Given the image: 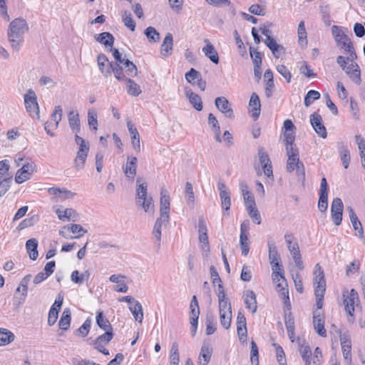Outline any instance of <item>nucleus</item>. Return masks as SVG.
<instances>
[{
	"label": "nucleus",
	"mask_w": 365,
	"mask_h": 365,
	"mask_svg": "<svg viewBox=\"0 0 365 365\" xmlns=\"http://www.w3.org/2000/svg\"><path fill=\"white\" fill-rule=\"evenodd\" d=\"M28 31L29 26L24 19H15L10 23L8 38L14 50L19 51L24 42V34Z\"/></svg>",
	"instance_id": "1"
},
{
	"label": "nucleus",
	"mask_w": 365,
	"mask_h": 365,
	"mask_svg": "<svg viewBox=\"0 0 365 365\" xmlns=\"http://www.w3.org/2000/svg\"><path fill=\"white\" fill-rule=\"evenodd\" d=\"M97 62L100 71L105 76H110L113 73L118 81H120L125 79V74L123 73L122 66L119 63L109 62L108 57L105 54H99L97 58Z\"/></svg>",
	"instance_id": "2"
},
{
	"label": "nucleus",
	"mask_w": 365,
	"mask_h": 365,
	"mask_svg": "<svg viewBox=\"0 0 365 365\" xmlns=\"http://www.w3.org/2000/svg\"><path fill=\"white\" fill-rule=\"evenodd\" d=\"M287 161L286 170L288 173H292L296 170V173L299 178L304 180L305 168L304 163L299 160V152L298 148H289L286 149Z\"/></svg>",
	"instance_id": "3"
},
{
	"label": "nucleus",
	"mask_w": 365,
	"mask_h": 365,
	"mask_svg": "<svg viewBox=\"0 0 365 365\" xmlns=\"http://www.w3.org/2000/svg\"><path fill=\"white\" fill-rule=\"evenodd\" d=\"M147 187L148 185L146 182L138 184L136 188L135 202L145 212L153 214V200L152 197L148 196Z\"/></svg>",
	"instance_id": "4"
},
{
	"label": "nucleus",
	"mask_w": 365,
	"mask_h": 365,
	"mask_svg": "<svg viewBox=\"0 0 365 365\" xmlns=\"http://www.w3.org/2000/svg\"><path fill=\"white\" fill-rule=\"evenodd\" d=\"M24 98L26 111L30 115H36V118L38 119L40 118L39 107L35 92L32 89H29L27 93L24 95Z\"/></svg>",
	"instance_id": "5"
},
{
	"label": "nucleus",
	"mask_w": 365,
	"mask_h": 365,
	"mask_svg": "<svg viewBox=\"0 0 365 365\" xmlns=\"http://www.w3.org/2000/svg\"><path fill=\"white\" fill-rule=\"evenodd\" d=\"M331 30L334 40L340 49L346 50L348 48H351L353 43L349 37L345 34L343 28L333 26Z\"/></svg>",
	"instance_id": "6"
},
{
	"label": "nucleus",
	"mask_w": 365,
	"mask_h": 365,
	"mask_svg": "<svg viewBox=\"0 0 365 365\" xmlns=\"http://www.w3.org/2000/svg\"><path fill=\"white\" fill-rule=\"evenodd\" d=\"M113 332H104V334L98 336L95 340H93L92 344L99 352L105 355H108L109 351L106 349V346L113 339Z\"/></svg>",
	"instance_id": "7"
},
{
	"label": "nucleus",
	"mask_w": 365,
	"mask_h": 365,
	"mask_svg": "<svg viewBox=\"0 0 365 365\" xmlns=\"http://www.w3.org/2000/svg\"><path fill=\"white\" fill-rule=\"evenodd\" d=\"M169 219L170 218L160 216L158 218H157L154 224L152 235L153 238L154 239L153 242L158 249L160 247L162 227L167 226L169 222Z\"/></svg>",
	"instance_id": "8"
},
{
	"label": "nucleus",
	"mask_w": 365,
	"mask_h": 365,
	"mask_svg": "<svg viewBox=\"0 0 365 365\" xmlns=\"http://www.w3.org/2000/svg\"><path fill=\"white\" fill-rule=\"evenodd\" d=\"M344 205L339 197L334 198L331 205V217L333 222L336 226L341 224Z\"/></svg>",
	"instance_id": "9"
},
{
	"label": "nucleus",
	"mask_w": 365,
	"mask_h": 365,
	"mask_svg": "<svg viewBox=\"0 0 365 365\" xmlns=\"http://www.w3.org/2000/svg\"><path fill=\"white\" fill-rule=\"evenodd\" d=\"M344 304L346 312H354V304L359 302V296L357 292L354 289H351L349 292H343Z\"/></svg>",
	"instance_id": "10"
},
{
	"label": "nucleus",
	"mask_w": 365,
	"mask_h": 365,
	"mask_svg": "<svg viewBox=\"0 0 365 365\" xmlns=\"http://www.w3.org/2000/svg\"><path fill=\"white\" fill-rule=\"evenodd\" d=\"M35 165L31 163H26L22 166L16 173L15 176V181L18 184H21L26 180H29L33 172L34 171Z\"/></svg>",
	"instance_id": "11"
},
{
	"label": "nucleus",
	"mask_w": 365,
	"mask_h": 365,
	"mask_svg": "<svg viewBox=\"0 0 365 365\" xmlns=\"http://www.w3.org/2000/svg\"><path fill=\"white\" fill-rule=\"evenodd\" d=\"M314 292L326 291V281L324 279V273L322 267L317 264L314 267Z\"/></svg>",
	"instance_id": "12"
},
{
	"label": "nucleus",
	"mask_w": 365,
	"mask_h": 365,
	"mask_svg": "<svg viewBox=\"0 0 365 365\" xmlns=\"http://www.w3.org/2000/svg\"><path fill=\"white\" fill-rule=\"evenodd\" d=\"M310 122L315 132L321 138H326L327 136V132L322 123V116L317 113H314L310 115Z\"/></svg>",
	"instance_id": "13"
},
{
	"label": "nucleus",
	"mask_w": 365,
	"mask_h": 365,
	"mask_svg": "<svg viewBox=\"0 0 365 365\" xmlns=\"http://www.w3.org/2000/svg\"><path fill=\"white\" fill-rule=\"evenodd\" d=\"M217 108L224 113L226 117L232 119L235 117L233 110L228 100L225 97H217L215 101Z\"/></svg>",
	"instance_id": "14"
},
{
	"label": "nucleus",
	"mask_w": 365,
	"mask_h": 365,
	"mask_svg": "<svg viewBox=\"0 0 365 365\" xmlns=\"http://www.w3.org/2000/svg\"><path fill=\"white\" fill-rule=\"evenodd\" d=\"M347 211L349 212V219L352 224L353 228L356 232H358L356 233V235L361 240H365L362 225L359 220L358 219V217L356 215L354 209L351 206H349L347 207Z\"/></svg>",
	"instance_id": "15"
},
{
	"label": "nucleus",
	"mask_w": 365,
	"mask_h": 365,
	"mask_svg": "<svg viewBox=\"0 0 365 365\" xmlns=\"http://www.w3.org/2000/svg\"><path fill=\"white\" fill-rule=\"evenodd\" d=\"M258 155L264 175L273 180L272 166L269 155L262 149L259 150Z\"/></svg>",
	"instance_id": "16"
},
{
	"label": "nucleus",
	"mask_w": 365,
	"mask_h": 365,
	"mask_svg": "<svg viewBox=\"0 0 365 365\" xmlns=\"http://www.w3.org/2000/svg\"><path fill=\"white\" fill-rule=\"evenodd\" d=\"M128 132L131 138V143L133 149L139 153L140 151V135L135 125L130 120L126 122Z\"/></svg>",
	"instance_id": "17"
},
{
	"label": "nucleus",
	"mask_w": 365,
	"mask_h": 365,
	"mask_svg": "<svg viewBox=\"0 0 365 365\" xmlns=\"http://www.w3.org/2000/svg\"><path fill=\"white\" fill-rule=\"evenodd\" d=\"M160 203V216L170 218V197L165 189L161 190Z\"/></svg>",
	"instance_id": "18"
},
{
	"label": "nucleus",
	"mask_w": 365,
	"mask_h": 365,
	"mask_svg": "<svg viewBox=\"0 0 365 365\" xmlns=\"http://www.w3.org/2000/svg\"><path fill=\"white\" fill-rule=\"evenodd\" d=\"M243 298L246 308L252 314L255 313L257 309L255 293L252 290H246L244 292Z\"/></svg>",
	"instance_id": "19"
},
{
	"label": "nucleus",
	"mask_w": 365,
	"mask_h": 365,
	"mask_svg": "<svg viewBox=\"0 0 365 365\" xmlns=\"http://www.w3.org/2000/svg\"><path fill=\"white\" fill-rule=\"evenodd\" d=\"M313 324L316 332L321 336H327V331L324 328V317L319 312H314Z\"/></svg>",
	"instance_id": "20"
},
{
	"label": "nucleus",
	"mask_w": 365,
	"mask_h": 365,
	"mask_svg": "<svg viewBox=\"0 0 365 365\" xmlns=\"http://www.w3.org/2000/svg\"><path fill=\"white\" fill-rule=\"evenodd\" d=\"M249 106L250 107V113L252 118L256 120L260 114L261 103L258 95L256 93H253L250 97L249 102Z\"/></svg>",
	"instance_id": "21"
},
{
	"label": "nucleus",
	"mask_w": 365,
	"mask_h": 365,
	"mask_svg": "<svg viewBox=\"0 0 365 365\" xmlns=\"http://www.w3.org/2000/svg\"><path fill=\"white\" fill-rule=\"evenodd\" d=\"M173 48V37L170 33H168L163 39L160 46V54L163 58H167L171 55Z\"/></svg>",
	"instance_id": "22"
},
{
	"label": "nucleus",
	"mask_w": 365,
	"mask_h": 365,
	"mask_svg": "<svg viewBox=\"0 0 365 365\" xmlns=\"http://www.w3.org/2000/svg\"><path fill=\"white\" fill-rule=\"evenodd\" d=\"M96 321L97 325L103 329L105 332H113V327L108 321V319L105 317L103 312L101 310H98L96 312Z\"/></svg>",
	"instance_id": "23"
},
{
	"label": "nucleus",
	"mask_w": 365,
	"mask_h": 365,
	"mask_svg": "<svg viewBox=\"0 0 365 365\" xmlns=\"http://www.w3.org/2000/svg\"><path fill=\"white\" fill-rule=\"evenodd\" d=\"M341 346L344 358L349 363L351 362V342L348 336L341 337Z\"/></svg>",
	"instance_id": "24"
},
{
	"label": "nucleus",
	"mask_w": 365,
	"mask_h": 365,
	"mask_svg": "<svg viewBox=\"0 0 365 365\" xmlns=\"http://www.w3.org/2000/svg\"><path fill=\"white\" fill-rule=\"evenodd\" d=\"M298 341L299 345V351L305 365H311L312 351L310 346L308 344H307L304 341H303L302 344H301L299 338H298Z\"/></svg>",
	"instance_id": "25"
},
{
	"label": "nucleus",
	"mask_w": 365,
	"mask_h": 365,
	"mask_svg": "<svg viewBox=\"0 0 365 365\" xmlns=\"http://www.w3.org/2000/svg\"><path fill=\"white\" fill-rule=\"evenodd\" d=\"M137 158L128 157L124 173L128 178L134 179L136 175Z\"/></svg>",
	"instance_id": "26"
},
{
	"label": "nucleus",
	"mask_w": 365,
	"mask_h": 365,
	"mask_svg": "<svg viewBox=\"0 0 365 365\" xmlns=\"http://www.w3.org/2000/svg\"><path fill=\"white\" fill-rule=\"evenodd\" d=\"M205 42H207V43L202 48L203 53L213 63L217 64L219 63V56L217 51L208 40H205Z\"/></svg>",
	"instance_id": "27"
},
{
	"label": "nucleus",
	"mask_w": 365,
	"mask_h": 365,
	"mask_svg": "<svg viewBox=\"0 0 365 365\" xmlns=\"http://www.w3.org/2000/svg\"><path fill=\"white\" fill-rule=\"evenodd\" d=\"M88 152L89 148H78L74 160L75 167L77 170L82 169L84 167Z\"/></svg>",
	"instance_id": "28"
},
{
	"label": "nucleus",
	"mask_w": 365,
	"mask_h": 365,
	"mask_svg": "<svg viewBox=\"0 0 365 365\" xmlns=\"http://www.w3.org/2000/svg\"><path fill=\"white\" fill-rule=\"evenodd\" d=\"M68 124L71 129L77 133L80 132L81 125H80V119L79 115L78 112L74 110H71L68 115Z\"/></svg>",
	"instance_id": "29"
},
{
	"label": "nucleus",
	"mask_w": 365,
	"mask_h": 365,
	"mask_svg": "<svg viewBox=\"0 0 365 365\" xmlns=\"http://www.w3.org/2000/svg\"><path fill=\"white\" fill-rule=\"evenodd\" d=\"M212 349L208 344H203L200 349L199 355V365H207L211 359L212 356Z\"/></svg>",
	"instance_id": "30"
},
{
	"label": "nucleus",
	"mask_w": 365,
	"mask_h": 365,
	"mask_svg": "<svg viewBox=\"0 0 365 365\" xmlns=\"http://www.w3.org/2000/svg\"><path fill=\"white\" fill-rule=\"evenodd\" d=\"M185 95L188 98L190 104L197 110L200 111L202 110V101L200 96L191 90H186Z\"/></svg>",
	"instance_id": "31"
},
{
	"label": "nucleus",
	"mask_w": 365,
	"mask_h": 365,
	"mask_svg": "<svg viewBox=\"0 0 365 365\" xmlns=\"http://www.w3.org/2000/svg\"><path fill=\"white\" fill-rule=\"evenodd\" d=\"M38 245V241L35 238H31L26 242V251L29 255V257L32 260H36L38 256L37 250Z\"/></svg>",
	"instance_id": "32"
},
{
	"label": "nucleus",
	"mask_w": 365,
	"mask_h": 365,
	"mask_svg": "<svg viewBox=\"0 0 365 365\" xmlns=\"http://www.w3.org/2000/svg\"><path fill=\"white\" fill-rule=\"evenodd\" d=\"M71 320V310L68 308H66L61 315V317L58 322V327L61 329L66 331L69 329Z\"/></svg>",
	"instance_id": "33"
},
{
	"label": "nucleus",
	"mask_w": 365,
	"mask_h": 365,
	"mask_svg": "<svg viewBox=\"0 0 365 365\" xmlns=\"http://www.w3.org/2000/svg\"><path fill=\"white\" fill-rule=\"evenodd\" d=\"M123 81V80L122 81ZM124 81L126 83L127 92L129 95L133 96H138L141 93V89L139 85H138L134 81L130 78H128L125 76Z\"/></svg>",
	"instance_id": "34"
},
{
	"label": "nucleus",
	"mask_w": 365,
	"mask_h": 365,
	"mask_svg": "<svg viewBox=\"0 0 365 365\" xmlns=\"http://www.w3.org/2000/svg\"><path fill=\"white\" fill-rule=\"evenodd\" d=\"M338 149L342 164L344 168L346 169L349 165L351 160L349 150L343 143H340L338 145Z\"/></svg>",
	"instance_id": "35"
},
{
	"label": "nucleus",
	"mask_w": 365,
	"mask_h": 365,
	"mask_svg": "<svg viewBox=\"0 0 365 365\" xmlns=\"http://www.w3.org/2000/svg\"><path fill=\"white\" fill-rule=\"evenodd\" d=\"M96 40L103 44L106 47H113L114 43V37L109 32H103L96 36Z\"/></svg>",
	"instance_id": "36"
},
{
	"label": "nucleus",
	"mask_w": 365,
	"mask_h": 365,
	"mask_svg": "<svg viewBox=\"0 0 365 365\" xmlns=\"http://www.w3.org/2000/svg\"><path fill=\"white\" fill-rule=\"evenodd\" d=\"M129 309L133 315L135 320L141 323L143 319V312L141 304L139 302H136L135 304L129 305Z\"/></svg>",
	"instance_id": "37"
},
{
	"label": "nucleus",
	"mask_w": 365,
	"mask_h": 365,
	"mask_svg": "<svg viewBox=\"0 0 365 365\" xmlns=\"http://www.w3.org/2000/svg\"><path fill=\"white\" fill-rule=\"evenodd\" d=\"M297 36H298V43L300 46H304L307 45V33L306 31L304 21H301L299 23L297 28Z\"/></svg>",
	"instance_id": "38"
},
{
	"label": "nucleus",
	"mask_w": 365,
	"mask_h": 365,
	"mask_svg": "<svg viewBox=\"0 0 365 365\" xmlns=\"http://www.w3.org/2000/svg\"><path fill=\"white\" fill-rule=\"evenodd\" d=\"M90 275L91 274L88 270H86L81 274H80L78 270H74L71 273V279L76 284H81L84 281H87L89 279Z\"/></svg>",
	"instance_id": "39"
},
{
	"label": "nucleus",
	"mask_w": 365,
	"mask_h": 365,
	"mask_svg": "<svg viewBox=\"0 0 365 365\" xmlns=\"http://www.w3.org/2000/svg\"><path fill=\"white\" fill-rule=\"evenodd\" d=\"M206 334L211 335L216 331L217 322L212 313L206 315Z\"/></svg>",
	"instance_id": "40"
},
{
	"label": "nucleus",
	"mask_w": 365,
	"mask_h": 365,
	"mask_svg": "<svg viewBox=\"0 0 365 365\" xmlns=\"http://www.w3.org/2000/svg\"><path fill=\"white\" fill-rule=\"evenodd\" d=\"M14 334L6 329H0V346L9 344L14 340Z\"/></svg>",
	"instance_id": "41"
},
{
	"label": "nucleus",
	"mask_w": 365,
	"mask_h": 365,
	"mask_svg": "<svg viewBox=\"0 0 365 365\" xmlns=\"http://www.w3.org/2000/svg\"><path fill=\"white\" fill-rule=\"evenodd\" d=\"M269 250V263L281 261L280 256L278 254L277 247L274 242L269 241L267 243Z\"/></svg>",
	"instance_id": "42"
},
{
	"label": "nucleus",
	"mask_w": 365,
	"mask_h": 365,
	"mask_svg": "<svg viewBox=\"0 0 365 365\" xmlns=\"http://www.w3.org/2000/svg\"><path fill=\"white\" fill-rule=\"evenodd\" d=\"M170 365H178L180 362V356L178 351V344L174 341L170 351Z\"/></svg>",
	"instance_id": "43"
},
{
	"label": "nucleus",
	"mask_w": 365,
	"mask_h": 365,
	"mask_svg": "<svg viewBox=\"0 0 365 365\" xmlns=\"http://www.w3.org/2000/svg\"><path fill=\"white\" fill-rule=\"evenodd\" d=\"M64 230H70L73 234H78L75 237H70V238H76L78 239L81 237L83 234L87 232V230H85L81 225L78 224H72L71 225H66L63 227Z\"/></svg>",
	"instance_id": "44"
},
{
	"label": "nucleus",
	"mask_w": 365,
	"mask_h": 365,
	"mask_svg": "<svg viewBox=\"0 0 365 365\" xmlns=\"http://www.w3.org/2000/svg\"><path fill=\"white\" fill-rule=\"evenodd\" d=\"M10 165L7 160L0 161V178L13 179V175L9 173Z\"/></svg>",
	"instance_id": "45"
},
{
	"label": "nucleus",
	"mask_w": 365,
	"mask_h": 365,
	"mask_svg": "<svg viewBox=\"0 0 365 365\" xmlns=\"http://www.w3.org/2000/svg\"><path fill=\"white\" fill-rule=\"evenodd\" d=\"M49 194L54 195L56 198V201H58L59 197H61L62 193H66V197H73L75 195V193L68 190L66 189H60L58 187H50L48 190Z\"/></svg>",
	"instance_id": "46"
},
{
	"label": "nucleus",
	"mask_w": 365,
	"mask_h": 365,
	"mask_svg": "<svg viewBox=\"0 0 365 365\" xmlns=\"http://www.w3.org/2000/svg\"><path fill=\"white\" fill-rule=\"evenodd\" d=\"M148 41L150 42H158L160 38V34L153 26H148L144 31Z\"/></svg>",
	"instance_id": "47"
},
{
	"label": "nucleus",
	"mask_w": 365,
	"mask_h": 365,
	"mask_svg": "<svg viewBox=\"0 0 365 365\" xmlns=\"http://www.w3.org/2000/svg\"><path fill=\"white\" fill-rule=\"evenodd\" d=\"M125 69V73L130 77H135L138 75V68L130 60L127 59L123 64V70Z\"/></svg>",
	"instance_id": "48"
},
{
	"label": "nucleus",
	"mask_w": 365,
	"mask_h": 365,
	"mask_svg": "<svg viewBox=\"0 0 365 365\" xmlns=\"http://www.w3.org/2000/svg\"><path fill=\"white\" fill-rule=\"evenodd\" d=\"M220 314V322L221 326L225 329H228L231 326L232 321V311H229L227 312H219Z\"/></svg>",
	"instance_id": "49"
},
{
	"label": "nucleus",
	"mask_w": 365,
	"mask_h": 365,
	"mask_svg": "<svg viewBox=\"0 0 365 365\" xmlns=\"http://www.w3.org/2000/svg\"><path fill=\"white\" fill-rule=\"evenodd\" d=\"M190 309V319H198L200 315V307L195 295H194L191 299Z\"/></svg>",
	"instance_id": "50"
},
{
	"label": "nucleus",
	"mask_w": 365,
	"mask_h": 365,
	"mask_svg": "<svg viewBox=\"0 0 365 365\" xmlns=\"http://www.w3.org/2000/svg\"><path fill=\"white\" fill-rule=\"evenodd\" d=\"M264 43L272 51L273 55L278 58L277 52L279 48H282V46L279 45L272 37L266 38Z\"/></svg>",
	"instance_id": "51"
},
{
	"label": "nucleus",
	"mask_w": 365,
	"mask_h": 365,
	"mask_svg": "<svg viewBox=\"0 0 365 365\" xmlns=\"http://www.w3.org/2000/svg\"><path fill=\"white\" fill-rule=\"evenodd\" d=\"M219 312H227L232 311L231 303L227 297L218 298Z\"/></svg>",
	"instance_id": "52"
},
{
	"label": "nucleus",
	"mask_w": 365,
	"mask_h": 365,
	"mask_svg": "<svg viewBox=\"0 0 365 365\" xmlns=\"http://www.w3.org/2000/svg\"><path fill=\"white\" fill-rule=\"evenodd\" d=\"M320 98V93L314 90H310L308 91L304 97V105L308 107L316 100Z\"/></svg>",
	"instance_id": "53"
},
{
	"label": "nucleus",
	"mask_w": 365,
	"mask_h": 365,
	"mask_svg": "<svg viewBox=\"0 0 365 365\" xmlns=\"http://www.w3.org/2000/svg\"><path fill=\"white\" fill-rule=\"evenodd\" d=\"M21 294H18L19 292L15 293L14 294V303L17 305H21L26 300V297L28 293V286L21 287Z\"/></svg>",
	"instance_id": "54"
},
{
	"label": "nucleus",
	"mask_w": 365,
	"mask_h": 365,
	"mask_svg": "<svg viewBox=\"0 0 365 365\" xmlns=\"http://www.w3.org/2000/svg\"><path fill=\"white\" fill-rule=\"evenodd\" d=\"M98 115L94 109H89L88 112V123L94 130L98 128Z\"/></svg>",
	"instance_id": "55"
},
{
	"label": "nucleus",
	"mask_w": 365,
	"mask_h": 365,
	"mask_svg": "<svg viewBox=\"0 0 365 365\" xmlns=\"http://www.w3.org/2000/svg\"><path fill=\"white\" fill-rule=\"evenodd\" d=\"M284 323L287 330V332H292L294 330V319L291 312L284 311Z\"/></svg>",
	"instance_id": "56"
},
{
	"label": "nucleus",
	"mask_w": 365,
	"mask_h": 365,
	"mask_svg": "<svg viewBox=\"0 0 365 365\" xmlns=\"http://www.w3.org/2000/svg\"><path fill=\"white\" fill-rule=\"evenodd\" d=\"M273 346L275 347L276 356L279 364L287 365V359L282 347L277 344H273Z\"/></svg>",
	"instance_id": "57"
},
{
	"label": "nucleus",
	"mask_w": 365,
	"mask_h": 365,
	"mask_svg": "<svg viewBox=\"0 0 365 365\" xmlns=\"http://www.w3.org/2000/svg\"><path fill=\"white\" fill-rule=\"evenodd\" d=\"M240 245L242 250V255L247 256L250 250V241L247 235H240Z\"/></svg>",
	"instance_id": "58"
},
{
	"label": "nucleus",
	"mask_w": 365,
	"mask_h": 365,
	"mask_svg": "<svg viewBox=\"0 0 365 365\" xmlns=\"http://www.w3.org/2000/svg\"><path fill=\"white\" fill-rule=\"evenodd\" d=\"M201 76L199 71L192 68L190 70L185 73V79L187 81L192 84H195V80H198Z\"/></svg>",
	"instance_id": "59"
},
{
	"label": "nucleus",
	"mask_w": 365,
	"mask_h": 365,
	"mask_svg": "<svg viewBox=\"0 0 365 365\" xmlns=\"http://www.w3.org/2000/svg\"><path fill=\"white\" fill-rule=\"evenodd\" d=\"M284 140L286 144V149H289V148H297L294 145L295 135L293 131H284Z\"/></svg>",
	"instance_id": "60"
},
{
	"label": "nucleus",
	"mask_w": 365,
	"mask_h": 365,
	"mask_svg": "<svg viewBox=\"0 0 365 365\" xmlns=\"http://www.w3.org/2000/svg\"><path fill=\"white\" fill-rule=\"evenodd\" d=\"M62 113L63 110L61 106H57L55 107L54 110L51 114V118L55 122V128H58V123L61 120Z\"/></svg>",
	"instance_id": "61"
},
{
	"label": "nucleus",
	"mask_w": 365,
	"mask_h": 365,
	"mask_svg": "<svg viewBox=\"0 0 365 365\" xmlns=\"http://www.w3.org/2000/svg\"><path fill=\"white\" fill-rule=\"evenodd\" d=\"M12 180L0 178V197L4 196L9 190Z\"/></svg>",
	"instance_id": "62"
},
{
	"label": "nucleus",
	"mask_w": 365,
	"mask_h": 365,
	"mask_svg": "<svg viewBox=\"0 0 365 365\" xmlns=\"http://www.w3.org/2000/svg\"><path fill=\"white\" fill-rule=\"evenodd\" d=\"M91 327V321L89 318H88L83 324L77 329V332L79 333V335L82 337H85L88 335L90 329Z\"/></svg>",
	"instance_id": "63"
},
{
	"label": "nucleus",
	"mask_w": 365,
	"mask_h": 365,
	"mask_svg": "<svg viewBox=\"0 0 365 365\" xmlns=\"http://www.w3.org/2000/svg\"><path fill=\"white\" fill-rule=\"evenodd\" d=\"M222 209L228 211L231 205L230 192L220 194Z\"/></svg>",
	"instance_id": "64"
}]
</instances>
